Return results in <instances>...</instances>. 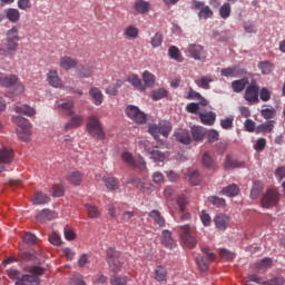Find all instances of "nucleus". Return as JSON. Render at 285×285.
Instances as JSON below:
<instances>
[{"label":"nucleus","instance_id":"49530a36","mask_svg":"<svg viewBox=\"0 0 285 285\" xmlns=\"http://www.w3.org/2000/svg\"><path fill=\"white\" fill-rule=\"evenodd\" d=\"M235 121V116H227L226 118L220 119V127L223 130H233Z\"/></svg>","mask_w":285,"mask_h":285},{"label":"nucleus","instance_id":"4c0bfd02","mask_svg":"<svg viewBox=\"0 0 285 285\" xmlns=\"http://www.w3.org/2000/svg\"><path fill=\"white\" fill-rule=\"evenodd\" d=\"M48 202H50V198L42 191H37L32 198V204H35L36 206L48 204Z\"/></svg>","mask_w":285,"mask_h":285},{"label":"nucleus","instance_id":"72a5a7b5","mask_svg":"<svg viewBox=\"0 0 285 285\" xmlns=\"http://www.w3.org/2000/svg\"><path fill=\"white\" fill-rule=\"evenodd\" d=\"M6 17L10 23H18V21L21 19V12L19 9L9 8L6 10Z\"/></svg>","mask_w":285,"mask_h":285},{"label":"nucleus","instance_id":"2f4dec72","mask_svg":"<svg viewBox=\"0 0 285 285\" xmlns=\"http://www.w3.org/2000/svg\"><path fill=\"white\" fill-rule=\"evenodd\" d=\"M14 112H17L18 115H24L26 117H35V115H37V111L35 110V108L28 105L14 107Z\"/></svg>","mask_w":285,"mask_h":285},{"label":"nucleus","instance_id":"f704fd0d","mask_svg":"<svg viewBox=\"0 0 285 285\" xmlns=\"http://www.w3.org/2000/svg\"><path fill=\"white\" fill-rule=\"evenodd\" d=\"M67 179L72 186H80L81 181H83V174H81V171H72Z\"/></svg>","mask_w":285,"mask_h":285},{"label":"nucleus","instance_id":"aec40b11","mask_svg":"<svg viewBox=\"0 0 285 285\" xmlns=\"http://www.w3.org/2000/svg\"><path fill=\"white\" fill-rule=\"evenodd\" d=\"M77 75L80 79H89V77L95 75V67L88 65H79L77 66Z\"/></svg>","mask_w":285,"mask_h":285},{"label":"nucleus","instance_id":"13d9d810","mask_svg":"<svg viewBox=\"0 0 285 285\" xmlns=\"http://www.w3.org/2000/svg\"><path fill=\"white\" fill-rule=\"evenodd\" d=\"M177 204H178L180 213H185L186 206H188V197H186V195L181 194L177 198Z\"/></svg>","mask_w":285,"mask_h":285},{"label":"nucleus","instance_id":"4be33fe9","mask_svg":"<svg viewBox=\"0 0 285 285\" xmlns=\"http://www.w3.org/2000/svg\"><path fill=\"white\" fill-rule=\"evenodd\" d=\"M56 218H57V213L50 209H43L36 216L37 222H39L40 224H43L46 222H51V219H56Z\"/></svg>","mask_w":285,"mask_h":285},{"label":"nucleus","instance_id":"de8ad7c7","mask_svg":"<svg viewBox=\"0 0 285 285\" xmlns=\"http://www.w3.org/2000/svg\"><path fill=\"white\" fill-rule=\"evenodd\" d=\"M121 80H116V83L110 85L106 88V94L111 95L112 97H117V94L119 92L120 87L122 86Z\"/></svg>","mask_w":285,"mask_h":285},{"label":"nucleus","instance_id":"dca6fc26","mask_svg":"<svg viewBox=\"0 0 285 285\" xmlns=\"http://www.w3.org/2000/svg\"><path fill=\"white\" fill-rule=\"evenodd\" d=\"M222 77H243L246 75V70L239 66L228 67L220 70Z\"/></svg>","mask_w":285,"mask_h":285},{"label":"nucleus","instance_id":"69168bd1","mask_svg":"<svg viewBox=\"0 0 285 285\" xmlns=\"http://www.w3.org/2000/svg\"><path fill=\"white\" fill-rule=\"evenodd\" d=\"M70 285H86V281H83V276L76 274L69 279Z\"/></svg>","mask_w":285,"mask_h":285},{"label":"nucleus","instance_id":"c756f323","mask_svg":"<svg viewBox=\"0 0 285 285\" xmlns=\"http://www.w3.org/2000/svg\"><path fill=\"white\" fill-rule=\"evenodd\" d=\"M248 83V78L246 77L238 80H234L232 81V90L233 92H244Z\"/></svg>","mask_w":285,"mask_h":285},{"label":"nucleus","instance_id":"0eeeda50","mask_svg":"<svg viewBox=\"0 0 285 285\" xmlns=\"http://www.w3.org/2000/svg\"><path fill=\"white\" fill-rule=\"evenodd\" d=\"M173 130V125L168 121H160L158 125H153L149 127V134L154 136V139L158 140L159 136L163 135L165 139H168V135H170Z\"/></svg>","mask_w":285,"mask_h":285},{"label":"nucleus","instance_id":"0e129e2a","mask_svg":"<svg viewBox=\"0 0 285 285\" xmlns=\"http://www.w3.org/2000/svg\"><path fill=\"white\" fill-rule=\"evenodd\" d=\"M219 255L222 259H226V262H230V259L235 258V254L226 248H222Z\"/></svg>","mask_w":285,"mask_h":285},{"label":"nucleus","instance_id":"ea45409f","mask_svg":"<svg viewBox=\"0 0 285 285\" xmlns=\"http://www.w3.org/2000/svg\"><path fill=\"white\" fill-rule=\"evenodd\" d=\"M262 190H264V184L262 181H255L252 187L250 198L258 199L262 195Z\"/></svg>","mask_w":285,"mask_h":285},{"label":"nucleus","instance_id":"6ab92c4d","mask_svg":"<svg viewBox=\"0 0 285 285\" xmlns=\"http://www.w3.org/2000/svg\"><path fill=\"white\" fill-rule=\"evenodd\" d=\"M89 97L95 106H101L104 104V92L98 87H91L89 89Z\"/></svg>","mask_w":285,"mask_h":285},{"label":"nucleus","instance_id":"1a4fd4ad","mask_svg":"<svg viewBox=\"0 0 285 285\" xmlns=\"http://www.w3.org/2000/svg\"><path fill=\"white\" fill-rule=\"evenodd\" d=\"M279 204V191L277 189H268L262 197L263 208H271Z\"/></svg>","mask_w":285,"mask_h":285},{"label":"nucleus","instance_id":"412c9836","mask_svg":"<svg viewBox=\"0 0 285 285\" xmlns=\"http://www.w3.org/2000/svg\"><path fill=\"white\" fill-rule=\"evenodd\" d=\"M47 81L49 85L52 86V88H61V86H62L61 78H59V72H57V70L48 71Z\"/></svg>","mask_w":285,"mask_h":285},{"label":"nucleus","instance_id":"f8f14e48","mask_svg":"<svg viewBox=\"0 0 285 285\" xmlns=\"http://www.w3.org/2000/svg\"><path fill=\"white\" fill-rule=\"evenodd\" d=\"M188 52L196 61H204L206 59V51L202 45L191 43L188 46Z\"/></svg>","mask_w":285,"mask_h":285},{"label":"nucleus","instance_id":"3c124183","mask_svg":"<svg viewBox=\"0 0 285 285\" xmlns=\"http://www.w3.org/2000/svg\"><path fill=\"white\" fill-rule=\"evenodd\" d=\"M196 264L198 265V267L200 268V271L203 273H206V271H208L209 268V264H208V261H206V257L199 255L196 257Z\"/></svg>","mask_w":285,"mask_h":285},{"label":"nucleus","instance_id":"e433bc0d","mask_svg":"<svg viewBox=\"0 0 285 285\" xmlns=\"http://www.w3.org/2000/svg\"><path fill=\"white\" fill-rule=\"evenodd\" d=\"M155 75H153L150 71L146 70L142 72V86H145V90L146 88H153V86H155Z\"/></svg>","mask_w":285,"mask_h":285},{"label":"nucleus","instance_id":"a19ab883","mask_svg":"<svg viewBox=\"0 0 285 285\" xmlns=\"http://www.w3.org/2000/svg\"><path fill=\"white\" fill-rule=\"evenodd\" d=\"M124 37L127 39H137L139 37V29L135 26H128L124 31Z\"/></svg>","mask_w":285,"mask_h":285},{"label":"nucleus","instance_id":"20e7f679","mask_svg":"<svg viewBox=\"0 0 285 285\" xmlns=\"http://www.w3.org/2000/svg\"><path fill=\"white\" fill-rule=\"evenodd\" d=\"M12 121L17 125V135L22 141L30 139V121L21 116H13Z\"/></svg>","mask_w":285,"mask_h":285},{"label":"nucleus","instance_id":"774afa93","mask_svg":"<svg viewBox=\"0 0 285 285\" xmlns=\"http://www.w3.org/2000/svg\"><path fill=\"white\" fill-rule=\"evenodd\" d=\"M49 242L53 246H61V236H59L57 233H51L49 235Z\"/></svg>","mask_w":285,"mask_h":285},{"label":"nucleus","instance_id":"5701e85b","mask_svg":"<svg viewBox=\"0 0 285 285\" xmlns=\"http://www.w3.org/2000/svg\"><path fill=\"white\" fill-rule=\"evenodd\" d=\"M128 83H131L134 88L139 90L140 92H144L146 90V86H144V81H141V78L137 73H130L127 77Z\"/></svg>","mask_w":285,"mask_h":285},{"label":"nucleus","instance_id":"6e6d98bb","mask_svg":"<svg viewBox=\"0 0 285 285\" xmlns=\"http://www.w3.org/2000/svg\"><path fill=\"white\" fill-rule=\"evenodd\" d=\"M275 115H277V111L274 108H265L261 110V116L263 119H274Z\"/></svg>","mask_w":285,"mask_h":285},{"label":"nucleus","instance_id":"052dcab7","mask_svg":"<svg viewBox=\"0 0 285 285\" xmlns=\"http://www.w3.org/2000/svg\"><path fill=\"white\" fill-rule=\"evenodd\" d=\"M164 41V36L161 32H157L150 40L151 47L153 48H159Z\"/></svg>","mask_w":285,"mask_h":285},{"label":"nucleus","instance_id":"a18cd8bd","mask_svg":"<svg viewBox=\"0 0 285 285\" xmlns=\"http://www.w3.org/2000/svg\"><path fill=\"white\" fill-rule=\"evenodd\" d=\"M207 200L216 208H226V199L224 198H219L218 196H209Z\"/></svg>","mask_w":285,"mask_h":285},{"label":"nucleus","instance_id":"09e8293b","mask_svg":"<svg viewBox=\"0 0 285 285\" xmlns=\"http://www.w3.org/2000/svg\"><path fill=\"white\" fill-rule=\"evenodd\" d=\"M232 12H233V9L230 8V3H228V2H225L219 8V17H220V19H228V17H230Z\"/></svg>","mask_w":285,"mask_h":285},{"label":"nucleus","instance_id":"4d7b16f0","mask_svg":"<svg viewBox=\"0 0 285 285\" xmlns=\"http://www.w3.org/2000/svg\"><path fill=\"white\" fill-rule=\"evenodd\" d=\"M258 68L263 75H271V72H273V63L268 61L259 62Z\"/></svg>","mask_w":285,"mask_h":285},{"label":"nucleus","instance_id":"cd10ccee","mask_svg":"<svg viewBox=\"0 0 285 285\" xmlns=\"http://www.w3.org/2000/svg\"><path fill=\"white\" fill-rule=\"evenodd\" d=\"M83 126V116L75 115L71 117L70 121L66 124V130H75Z\"/></svg>","mask_w":285,"mask_h":285},{"label":"nucleus","instance_id":"a878e982","mask_svg":"<svg viewBox=\"0 0 285 285\" xmlns=\"http://www.w3.org/2000/svg\"><path fill=\"white\" fill-rule=\"evenodd\" d=\"M134 10L139 14H146L147 12H150V2L146 0H136L134 3Z\"/></svg>","mask_w":285,"mask_h":285},{"label":"nucleus","instance_id":"2eb2a0df","mask_svg":"<svg viewBox=\"0 0 285 285\" xmlns=\"http://www.w3.org/2000/svg\"><path fill=\"white\" fill-rule=\"evenodd\" d=\"M154 279L159 284H168V269L161 265L156 266L154 271Z\"/></svg>","mask_w":285,"mask_h":285},{"label":"nucleus","instance_id":"473e14b6","mask_svg":"<svg viewBox=\"0 0 285 285\" xmlns=\"http://www.w3.org/2000/svg\"><path fill=\"white\" fill-rule=\"evenodd\" d=\"M191 137L194 141H202L206 137V128L202 126L191 127Z\"/></svg>","mask_w":285,"mask_h":285},{"label":"nucleus","instance_id":"b1692460","mask_svg":"<svg viewBox=\"0 0 285 285\" xmlns=\"http://www.w3.org/2000/svg\"><path fill=\"white\" fill-rule=\"evenodd\" d=\"M60 68L62 70H72V68H77V59L70 56H63L60 58Z\"/></svg>","mask_w":285,"mask_h":285},{"label":"nucleus","instance_id":"39448f33","mask_svg":"<svg viewBox=\"0 0 285 285\" xmlns=\"http://www.w3.org/2000/svg\"><path fill=\"white\" fill-rule=\"evenodd\" d=\"M87 130L90 137H96V139H100L101 141L106 139V132H104L101 122H99V118L97 116H89L87 120Z\"/></svg>","mask_w":285,"mask_h":285},{"label":"nucleus","instance_id":"864d4df0","mask_svg":"<svg viewBox=\"0 0 285 285\" xmlns=\"http://www.w3.org/2000/svg\"><path fill=\"white\" fill-rule=\"evenodd\" d=\"M213 79L207 77H202L200 79L196 80V85L198 88H204V90H210V83Z\"/></svg>","mask_w":285,"mask_h":285},{"label":"nucleus","instance_id":"f03ea898","mask_svg":"<svg viewBox=\"0 0 285 285\" xmlns=\"http://www.w3.org/2000/svg\"><path fill=\"white\" fill-rule=\"evenodd\" d=\"M28 273L29 274H23L16 281V285H39L41 284V275L46 273V268L39 266V265H33L28 267Z\"/></svg>","mask_w":285,"mask_h":285},{"label":"nucleus","instance_id":"9d476101","mask_svg":"<svg viewBox=\"0 0 285 285\" xmlns=\"http://www.w3.org/2000/svg\"><path fill=\"white\" fill-rule=\"evenodd\" d=\"M127 117L135 121V124H146V114L140 111L137 106L129 105L125 110Z\"/></svg>","mask_w":285,"mask_h":285},{"label":"nucleus","instance_id":"8fccbe9b","mask_svg":"<svg viewBox=\"0 0 285 285\" xmlns=\"http://www.w3.org/2000/svg\"><path fill=\"white\" fill-rule=\"evenodd\" d=\"M213 14H214L213 9H210V7H208V6H205L204 8H202L199 10L198 18L204 19V20L213 19Z\"/></svg>","mask_w":285,"mask_h":285},{"label":"nucleus","instance_id":"f257e3e1","mask_svg":"<svg viewBox=\"0 0 285 285\" xmlns=\"http://www.w3.org/2000/svg\"><path fill=\"white\" fill-rule=\"evenodd\" d=\"M7 48L0 47V56L1 57H12L17 50H19V41H21V37H19V29L17 27H12L7 31Z\"/></svg>","mask_w":285,"mask_h":285},{"label":"nucleus","instance_id":"f3484780","mask_svg":"<svg viewBox=\"0 0 285 285\" xmlns=\"http://www.w3.org/2000/svg\"><path fill=\"white\" fill-rule=\"evenodd\" d=\"M214 224L218 230H226V228H228V224H230V217L226 214H218L214 218Z\"/></svg>","mask_w":285,"mask_h":285},{"label":"nucleus","instance_id":"c03bdc74","mask_svg":"<svg viewBox=\"0 0 285 285\" xmlns=\"http://www.w3.org/2000/svg\"><path fill=\"white\" fill-rule=\"evenodd\" d=\"M149 217H151L158 226H165L166 219H164V216H161V213L159 210L154 209L149 213Z\"/></svg>","mask_w":285,"mask_h":285},{"label":"nucleus","instance_id":"5fc2aeb1","mask_svg":"<svg viewBox=\"0 0 285 285\" xmlns=\"http://www.w3.org/2000/svg\"><path fill=\"white\" fill-rule=\"evenodd\" d=\"M110 284L111 285H127L128 284V277L127 276L112 275L110 277Z\"/></svg>","mask_w":285,"mask_h":285},{"label":"nucleus","instance_id":"ddd939ff","mask_svg":"<svg viewBox=\"0 0 285 285\" xmlns=\"http://www.w3.org/2000/svg\"><path fill=\"white\" fill-rule=\"evenodd\" d=\"M244 167V161L237 159L235 156L227 155L224 161V170H235V168Z\"/></svg>","mask_w":285,"mask_h":285},{"label":"nucleus","instance_id":"6e6552de","mask_svg":"<svg viewBox=\"0 0 285 285\" xmlns=\"http://www.w3.org/2000/svg\"><path fill=\"white\" fill-rule=\"evenodd\" d=\"M243 97L250 106H253V104H259V85H257L256 80L250 81Z\"/></svg>","mask_w":285,"mask_h":285},{"label":"nucleus","instance_id":"c9c22d12","mask_svg":"<svg viewBox=\"0 0 285 285\" xmlns=\"http://www.w3.org/2000/svg\"><path fill=\"white\" fill-rule=\"evenodd\" d=\"M186 99L200 101L202 106H208V101L202 97V94L195 91L193 88L189 89Z\"/></svg>","mask_w":285,"mask_h":285},{"label":"nucleus","instance_id":"4468645a","mask_svg":"<svg viewBox=\"0 0 285 285\" xmlns=\"http://www.w3.org/2000/svg\"><path fill=\"white\" fill-rule=\"evenodd\" d=\"M198 117L204 126H215V121H217V114L215 111H200Z\"/></svg>","mask_w":285,"mask_h":285},{"label":"nucleus","instance_id":"9b49d317","mask_svg":"<svg viewBox=\"0 0 285 285\" xmlns=\"http://www.w3.org/2000/svg\"><path fill=\"white\" fill-rule=\"evenodd\" d=\"M14 159V151L12 149L4 147L0 149V173L6 170V164H10Z\"/></svg>","mask_w":285,"mask_h":285},{"label":"nucleus","instance_id":"e2e57ef3","mask_svg":"<svg viewBox=\"0 0 285 285\" xmlns=\"http://www.w3.org/2000/svg\"><path fill=\"white\" fill-rule=\"evenodd\" d=\"M271 90L268 88L263 87L258 91V97H261V101H271Z\"/></svg>","mask_w":285,"mask_h":285},{"label":"nucleus","instance_id":"338daca9","mask_svg":"<svg viewBox=\"0 0 285 285\" xmlns=\"http://www.w3.org/2000/svg\"><path fill=\"white\" fill-rule=\"evenodd\" d=\"M135 161L136 164L135 166H131V168H138L140 173H144V170H146V160L144 159V157L139 156Z\"/></svg>","mask_w":285,"mask_h":285},{"label":"nucleus","instance_id":"c85d7f7f","mask_svg":"<svg viewBox=\"0 0 285 285\" xmlns=\"http://www.w3.org/2000/svg\"><path fill=\"white\" fill-rule=\"evenodd\" d=\"M19 81L17 75L0 76V86L3 88H12Z\"/></svg>","mask_w":285,"mask_h":285},{"label":"nucleus","instance_id":"7c9ffc66","mask_svg":"<svg viewBox=\"0 0 285 285\" xmlns=\"http://www.w3.org/2000/svg\"><path fill=\"white\" fill-rule=\"evenodd\" d=\"M160 242L167 248H173V246H175V239H173V233H170V230L168 229L163 230Z\"/></svg>","mask_w":285,"mask_h":285},{"label":"nucleus","instance_id":"423d86ee","mask_svg":"<svg viewBox=\"0 0 285 285\" xmlns=\"http://www.w3.org/2000/svg\"><path fill=\"white\" fill-rule=\"evenodd\" d=\"M107 264L112 273L121 272L124 264L121 263V254L115 248L107 249Z\"/></svg>","mask_w":285,"mask_h":285},{"label":"nucleus","instance_id":"7ed1b4c3","mask_svg":"<svg viewBox=\"0 0 285 285\" xmlns=\"http://www.w3.org/2000/svg\"><path fill=\"white\" fill-rule=\"evenodd\" d=\"M175 230L178 233L180 243L185 248H195L197 246V235L190 225L175 227Z\"/></svg>","mask_w":285,"mask_h":285},{"label":"nucleus","instance_id":"603ef678","mask_svg":"<svg viewBox=\"0 0 285 285\" xmlns=\"http://www.w3.org/2000/svg\"><path fill=\"white\" fill-rule=\"evenodd\" d=\"M168 96V90H166L165 88H159L158 90H154L151 92V98L154 99V101H159V99H164V97Z\"/></svg>","mask_w":285,"mask_h":285},{"label":"nucleus","instance_id":"bb28decb","mask_svg":"<svg viewBox=\"0 0 285 285\" xmlns=\"http://www.w3.org/2000/svg\"><path fill=\"white\" fill-rule=\"evenodd\" d=\"M148 153L156 163H164L166 161V154L161 150H159V147H151L148 149Z\"/></svg>","mask_w":285,"mask_h":285},{"label":"nucleus","instance_id":"58836bf2","mask_svg":"<svg viewBox=\"0 0 285 285\" xmlns=\"http://www.w3.org/2000/svg\"><path fill=\"white\" fill-rule=\"evenodd\" d=\"M255 266H256L257 271L266 273V271L268 268H271V266H273V259L265 257V258L261 259L259 262L255 263Z\"/></svg>","mask_w":285,"mask_h":285},{"label":"nucleus","instance_id":"680f3d73","mask_svg":"<svg viewBox=\"0 0 285 285\" xmlns=\"http://www.w3.org/2000/svg\"><path fill=\"white\" fill-rule=\"evenodd\" d=\"M121 157L127 166H130L131 168L132 166H135L136 161H135V157H132V154L128 151H124Z\"/></svg>","mask_w":285,"mask_h":285},{"label":"nucleus","instance_id":"bf43d9fd","mask_svg":"<svg viewBox=\"0 0 285 285\" xmlns=\"http://www.w3.org/2000/svg\"><path fill=\"white\" fill-rule=\"evenodd\" d=\"M168 55L170 59H174L175 61H179V58L181 57V51H179V48L171 46L168 49Z\"/></svg>","mask_w":285,"mask_h":285},{"label":"nucleus","instance_id":"393cba45","mask_svg":"<svg viewBox=\"0 0 285 285\" xmlns=\"http://www.w3.org/2000/svg\"><path fill=\"white\" fill-rule=\"evenodd\" d=\"M239 186L237 184H232L226 187H224L220 191L219 195H225V197H237L239 195Z\"/></svg>","mask_w":285,"mask_h":285},{"label":"nucleus","instance_id":"79ce46f5","mask_svg":"<svg viewBox=\"0 0 285 285\" xmlns=\"http://www.w3.org/2000/svg\"><path fill=\"white\" fill-rule=\"evenodd\" d=\"M85 208H86V210L88 213V217H90V219H97V217H99L101 215L98 206H95L92 204H85Z\"/></svg>","mask_w":285,"mask_h":285},{"label":"nucleus","instance_id":"37998d69","mask_svg":"<svg viewBox=\"0 0 285 285\" xmlns=\"http://www.w3.org/2000/svg\"><path fill=\"white\" fill-rule=\"evenodd\" d=\"M105 186L108 190H118L119 180L115 177H104Z\"/></svg>","mask_w":285,"mask_h":285},{"label":"nucleus","instance_id":"a211bd4d","mask_svg":"<svg viewBox=\"0 0 285 285\" xmlns=\"http://www.w3.org/2000/svg\"><path fill=\"white\" fill-rule=\"evenodd\" d=\"M174 137L176 141L179 144H184L185 146H190V134L186 129H178L174 132Z\"/></svg>","mask_w":285,"mask_h":285}]
</instances>
